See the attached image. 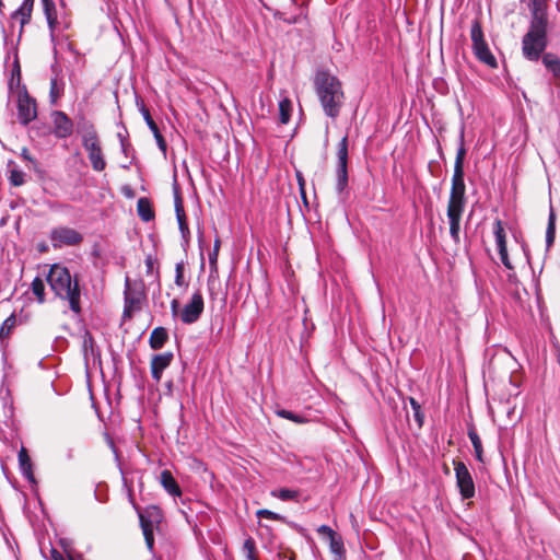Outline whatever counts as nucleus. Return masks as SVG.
Here are the masks:
<instances>
[{
	"label": "nucleus",
	"instance_id": "1",
	"mask_svg": "<svg viewBox=\"0 0 560 560\" xmlns=\"http://www.w3.org/2000/svg\"><path fill=\"white\" fill-rule=\"evenodd\" d=\"M46 280L57 298L67 301L74 314L81 313V287L78 276L72 277L67 267L54 264Z\"/></svg>",
	"mask_w": 560,
	"mask_h": 560
},
{
	"label": "nucleus",
	"instance_id": "2",
	"mask_svg": "<svg viewBox=\"0 0 560 560\" xmlns=\"http://www.w3.org/2000/svg\"><path fill=\"white\" fill-rule=\"evenodd\" d=\"M315 91L326 116L335 119L343 105L345 94L341 82L328 71H317L314 79Z\"/></svg>",
	"mask_w": 560,
	"mask_h": 560
},
{
	"label": "nucleus",
	"instance_id": "3",
	"mask_svg": "<svg viewBox=\"0 0 560 560\" xmlns=\"http://www.w3.org/2000/svg\"><path fill=\"white\" fill-rule=\"evenodd\" d=\"M349 141L348 136L341 138L338 143L337 150V163H336V192L338 196L348 195V184H349V173H348V163H349Z\"/></svg>",
	"mask_w": 560,
	"mask_h": 560
},
{
	"label": "nucleus",
	"instance_id": "4",
	"mask_svg": "<svg viewBox=\"0 0 560 560\" xmlns=\"http://www.w3.org/2000/svg\"><path fill=\"white\" fill-rule=\"evenodd\" d=\"M548 34L527 31L522 38V54L528 61H538L546 54Z\"/></svg>",
	"mask_w": 560,
	"mask_h": 560
},
{
	"label": "nucleus",
	"instance_id": "5",
	"mask_svg": "<svg viewBox=\"0 0 560 560\" xmlns=\"http://www.w3.org/2000/svg\"><path fill=\"white\" fill-rule=\"evenodd\" d=\"M16 94H18L16 108H18L19 122L22 126H27L31 121H33L37 117L36 100L28 94L25 85H22V88L16 91Z\"/></svg>",
	"mask_w": 560,
	"mask_h": 560
},
{
	"label": "nucleus",
	"instance_id": "6",
	"mask_svg": "<svg viewBox=\"0 0 560 560\" xmlns=\"http://www.w3.org/2000/svg\"><path fill=\"white\" fill-rule=\"evenodd\" d=\"M140 527L142 529L145 544L150 550L154 546V525L162 521V513L159 506L151 505L145 511H138Z\"/></svg>",
	"mask_w": 560,
	"mask_h": 560
},
{
	"label": "nucleus",
	"instance_id": "7",
	"mask_svg": "<svg viewBox=\"0 0 560 560\" xmlns=\"http://www.w3.org/2000/svg\"><path fill=\"white\" fill-rule=\"evenodd\" d=\"M51 246L55 249L63 246H77L83 241V235L69 226H56L49 233Z\"/></svg>",
	"mask_w": 560,
	"mask_h": 560
},
{
	"label": "nucleus",
	"instance_id": "8",
	"mask_svg": "<svg viewBox=\"0 0 560 560\" xmlns=\"http://www.w3.org/2000/svg\"><path fill=\"white\" fill-rule=\"evenodd\" d=\"M454 470L456 477V486L463 500L475 497V482L470 471L464 462L454 460Z\"/></svg>",
	"mask_w": 560,
	"mask_h": 560
},
{
	"label": "nucleus",
	"instance_id": "9",
	"mask_svg": "<svg viewBox=\"0 0 560 560\" xmlns=\"http://www.w3.org/2000/svg\"><path fill=\"white\" fill-rule=\"evenodd\" d=\"M203 310V296L201 291L198 289L192 293L189 302L184 305L183 310L180 311L179 318L182 323L191 325L199 320Z\"/></svg>",
	"mask_w": 560,
	"mask_h": 560
},
{
	"label": "nucleus",
	"instance_id": "10",
	"mask_svg": "<svg viewBox=\"0 0 560 560\" xmlns=\"http://www.w3.org/2000/svg\"><path fill=\"white\" fill-rule=\"evenodd\" d=\"M143 294L141 291H137L130 288V279L127 277L125 280V292H124V318H131L136 310L140 308Z\"/></svg>",
	"mask_w": 560,
	"mask_h": 560
},
{
	"label": "nucleus",
	"instance_id": "11",
	"mask_svg": "<svg viewBox=\"0 0 560 560\" xmlns=\"http://www.w3.org/2000/svg\"><path fill=\"white\" fill-rule=\"evenodd\" d=\"M54 135L57 139H66L73 132V121L61 110L52 113Z\"/></svg>",
	"mask_w": 560,
	"mask_h": 560
},
{
	"label": "nucleus",
	"instance_id": "12",
	"mask_svg": "<svg viewBox=\"0 0 560 560\" xmlns=\"http://www.w3.org/2000/svg\"><path fill=\"white\" fill-rule=\"evenodd\" d=\"M84 149L88 151L89 160L92 168L96 172H102L106 167V162L100 145L98 139L82 143Z\"/></svg>",
	"mask_w": 560,
	"mask_h": 560
},
{
	"label": "nucleus",
	"instance_id": "13",
	"mask_svg": "<svg viewBox=\"0 0 560 560\" xmlns=\"http://www.w3.org/2000/svg\"><path fill=\"white\" fill-rule=\"evenodd\" d=\"M160 483L170 495L174 497V499L178 498L180 503L185 504L182 488L168 469L161 471Z\"/></svg>",
	"mask_w": 560,
	"mask_h": 560
},
{
	"label": "nucleus",
	"instance_id": "14",
	"mask_svg": "<svg viewBox=\"0 0 560 560\" xmlns=\"http://www.w3.org/2000/svg\"><path fill=\"white\" fill-rule=\"evenodd\" d=\"M173 358L172 352H164L152 357L151 375L156 383L161 381L163 371L171 365Z\"/></svg>",
	"mask_w": 560,
	"mask_h": 560
},
{
	"label": "nucleus",
	"instance_id": "15",
	"mask_svg": "<svg viewBox=\"0 0 560 560\" xmlns=\"http://www.w3.org/2000/svg\"><path fill=\"white\" fill-rule=\"evenodd\" d=\"M19 468L22 476L31 483H36L33 472V463L25 447H21L18 454Z\"/></svg>",
	"mask_w": 560,
	"mask_h": 560
},
{
	"label": "nucleus",
	"instance_id": "16",
	"mask_svg": "<svg viewBox=\"0 0 560 560\" xmlns=\"http://www.w3.org/2000/svg\"><path fill=\"white\" fill-rule=\"evenodd\" d=\"M472 51L476 56V58L487 65L488 67L495 69L498 68V62L495 57L492 55V52L489 49V46L487 43L477 45L472 47Z\"/></svg>",
	"mask_w": 560,
	"mask_h": 560
},
{
	"label": "nucleus",
	"instance_id": "17",
	"mask_svg": "<svg viewBox=\"0 0 560 560\" xmlns=\"http://www.w3.org/2000/svg\"><path fill=\"white\" fill-rule=\"evenodd\" d=\"M77 131L82 137V143L98 139L94 125L84 116L78 119Z\"/></svg>",
	"mask_w": 560,
	"mask_h": 560
},
{
	"label": "nucleus",
	"instance_id": "18",
	"mask_svg": "<svg viewBox=\"0 0 560 560\" xmlns=\"http://www.w3.org/2000/svg\"><path fill=\"white\" fill-rule=\"evenodd\" d=\"M548 13L546 11L530 12L528 31L548 34Z\"/></svg>",
	"mask_w": 560,
	"mask_h": 560
},
{
	"label": "nucleus",
	"instance_id": "19",
	"mask_svg": "<svg viewBox=\"0 0 560 560\" xmlns=\"http://www.w3.org/2000/svg\"><path fill=\"white\" fill-rule=\"evenodd\" d=\"M82 352L85 361H89L90 358H100V349L95 343L94 337L89 330H85L82 337Z\"/></svg>",
	"mask_w": 560,
	"mask_h": 560
},
{
	"label": "nucleus",
	"instance_id": "20",
	"mask_svg": "<svg viewBox=\"0 0 560 560\" xmlns=\"http://www.w3.org/2000/svg\"><path fill=\"white\" fill-rule=\"evenodd\" d=\"M465 172H454L452 177V187L450 199H466Z\"/></svg>",
	"mask_w": 560,
	"mask_h": 560
},
{
	"label": "nucleus",
	"instance_id": "21",
	"mask_svg": "<svg viewBox=\"0 0 560 560\" xmlns=\"http://www.w3.org/2000/svg\"><path fill=\"white\" fill-rule=\"evenodd\" d=\"M34 1L35 0H23L20 8L12 13V16H11L12 19H16L18 16H21V20H20L21 27H20L19 38L21 37L24 25L30 23V21H31Z\"/></svg>",
	"mask_w": 560,
	"mask_h": 560
},
{
	"label": "nucleus",
	"instance_id": "22",
	"mask_svg": "<svg viewBox=\"0 0 560 560\" xmlns=\"http://www.w3.org/2000/svg\"><path fill=\"white\" fill-rule=\"evenodd\" d=\"M542 65L552 74L560 86V56L552 52H546L542 56Z\"/></svg>",
	"mask_w": 560,
	"mask_h": 560
},
{
	"label": "nucleus",
	"instance_id": "23",
	"mask_svg": "<svg viewBox=\"0 0 560 560\" xmlns=\"http://www.w3.org/2000/svg\"><path fill=\"white\" fill-rule=\"evenodd\" d=\"M168 340V332L166 328L159 326L155 327L149 338V345L153 350H160Z\"/></svg>",
	"mask_w": 560,
	"mask_h": 560
},
{
	"label": "nucleus",
	"instance_id": "24",
	"mask_svg": "<svg viewBox=\"0 0 560 560\" xmlns=\"http://www.w3.org/2000/svg\"><path fill=\"white\" fill-rule=\"evenodd\" d=\"M22 77H21V67L18 58V50L14 49V61L11 70V78L9 80L8 86L10 93H14V90H20L22 88Z\"/></svg>",
	"mask_w": 560,
	"mask_h": 560
},
{
	"label": "nucleus",
	"instance_id": "25",
	"mask_svg": "<svg viewBox=\"0 0 560 560\" xmlns=\"http://www.w3.org/2000/svg\"><path fill=\"white\" fill-rule=\"evenodd\" d=\"M467 435L472 444L475 458L478 462L483 464L485 458H483V447H482L481 439H480L478 432L476 431V428L472 424L468 427Z\"/></svg>",
	"mask_w": 560,
	"mask_h": 560
},
{
	"label": "nucleus",
	"instance_id": "26",
	"mask_svg": "<svg viewBox=\"0 0 560 560\" xmlns=\"http://www.w3.org/2000/svg\"><path fill=\"white\" fill-rule=\"evenodd\" d=\"M137 212L139 218L144 221L149 222L154 219V210L152 207V202L149 198L141 197L137 201Z\"/></svg>",
	"mask_w": 560,
	"mask_h": 560
},
{
	"label": "nucleus",
	"instance_id": "27",
	"mask_svg": "<svg viewBox=\"0 0 560 560\" xmlns=\"http://www.w3.org/2000/svg\"><path fill=\"white\" fill-rule=\"evenodd\" d=\"M466 199H448L446 215L448 220L460 221Z\"/></svg>",
	"mask_w": 560,
	"mask_h": 560
},
{
	"label": "nucleus",
	"instance_id": "28",
	"mask_svg": "<svg viewBox=\"0 0 560 560\" xmlns=\"http://www.w3.org/2000/svg\"><path fill=\"white\" fill-rule=\"evenodd\" d=\"M466 199H448L446 215L448 220L460 221Z\"/></svg>",
	"mask_w": 560,
	"mask_h": 560
},
{
	"label": "nucleus",
	"instance_id": "29",
	"mask_svg": "<svg viewBox=\"0 0 560 560\" xmlns=\"http://www.w3.org/2000/svg\"><path fill=\"white\" fill-rule=\"evenodd\" d=\"M493 233L495 237V243L498 247V252L506 250V235L504 231V226L501 220H495L493 224Z\"/></svg>",
	"mask_w": 560,
	"mask_h": 560
},
{
	"label": "nucleus",
	"instance_id": "30",
	"mask_svg": "<svg viewBox=\"0 0 560 560\" xmlns=\"http://www.w3.org/2000/svg\"><path fill=\"white\" fill-rule=\"evenodd\" d=\"M330 551L335 555V560H346V549L342 538L337 534L332 538H329Z\"/></svg>",
	"mask_w": 560,
	"mask_h": 560
},
{
	"label": "nucleus",
	"instance_id": "31",
	"mask_svg": "<svg viewBox=\"0 0 560 560\" xmlns=\"http://www.w3.org/2000/svg\"><path fill=\"white\" fill-rule=\"evenodd\" d=\"M21 158L26 162V167L34 171L39 177L45 175V171L40 167L39 162L34 159L27 148H23Z\"/></svg>",
	"mask_w": 560,
	"mask_h": 560
},
{
	"label": "nucleus",
	"instance_id": "32",
	"mask_svg": "<svg viewBox=\"0 0 560 560\" xmlns=\"http://www.w3.org/2000/svg\"><path fill=\"white\" fill-rule=\"evenodd\" d=\"M465 156H466V148L464 144V127H463L462 131H460V136H459V147L456 152L454 172H464Z\"/></svg>",
	"mask_w": 560,
	"mask_h": 560
},
{
	"label": "nucleus",
	"instance_id": "33",
	"mask_svg": "<svg viewBox=\"0 0 560 560\" xmlns=\"http://www.w3.org/2000/svg\"><path fill=\"white\" fill-rule=\"evenodd\" d=\"M465 156H466V148L464 144V127H463L462 131H460V136H459V147L456 152L454 172H464Z\"/></svg>",
	"mask_w": 560,
	"mask_h": 560
},
{
	"label": "nucleus",
	"instance_id": "34",
	"mask_svg": "<svg viewBox=\"0 0 560 560\" xmlns=\"http://www.w3.org/2000/svg\"><path fill=\"white\" fill-rule=\"evenodd\" d=\"M270 494L271 497L277 498L281 501H296L300 495V491L289 488H281L278 490H272Z\"/></svg>",
	"mask_w": 560,
	"mask_h": 560
},
{
	"label": "nucleus",
	"instance_id": "35",
	"mask_svg": "<svg viewBox=\"0 0 560 560\" xmlns=\"http://www.w3.org/2000/svg\"><path fill=\"white\" fill-rule=\"evenodd\" d=\"M470 38L472 42V47L486 43L482 26L478 20H474L471 23Z\"/></svg>",
	"mask_w": 560,
	"mask_h": 560
},
{
	"label": "nucleus",
	"instance_id": "36",
	"mask_svg": "<svg viewBox=\"0 0 560 560\" xmlns=\"http://www.w3.org/2000/svg\"><path fill=\"white\" fill-rule=\"evenodd\" d=\"M292 103L289 98L279 102V121L283 125L288 124L291 118Z\"/></svg>",
	"mask_w": 560,
	"mask_h": 560
},
{
	"label": "nucleus",
	"instance_id": "37",
	"mask_svg": "<svg viewBox=\"0 0 560 560\" xmlns=\"http://www.w3.org/2000/svg\"><path fill=\"white\" fill-rule=\"evenodd\" d=\"M555 237H556V214H555L553 210L551 209L550 213H549V218H548L547 230H546V246H547V248H549L553 244Z\"/></svg>",
	"mask_w": 560,
	"mask_h": 560
},
{
	"label": "nucleus",
	"instance_id": "38",
	"mask_svg": "<svg viewBox=\"0 0 560 560\" xmlns=\"http://www.w3.org/2000/svg\"><path fill=\"white\" fill-rule=\"evenodd\" d=\"M33 294L37 298L38 303L43 304L45 298V283L40 277H35L31 284Z\"/></svg>",
	"mask_w": 560,
	"mask_h": 560
},
{
	"label": "nucleus",
	"instance_id": "39",
	"mask_svg": "<svg viewBox=\"0 0 560 560\" xmlns=\"http://www.w3.org/2000/svg\"><path fill=\"white\" fill-rule=\"evenodd\" d=\"M408 401L410 404V407L413 411V418L418 424V428L421 429L423 427V423H424V413L421 409V405L420 402L413 398V397H408Z\"/></svg>",
	"mask_w": 560,
	"mask_h": 560
},
{
	"label": "nucleus",
	"instance_id": "40",
	"mask_svg": "<svg viewBox=\"0 0 560 560\" xmlns=\"http://www.w3.org/2000/svg\"><path fill=\"white\" fill-rule=\"evenodd\" d=\"M277 416L283 418V419H288L292 422H295V423H305L307 422V419L299 413H295L291 410H287V409H278L276 411Z\"/></svg>",
	"mask_w": 560,
	"mask_h": 560
},
{
	"label": "nucleus",
	"instance_id": "41",
	"mask_svg": "<svg viewBox=\"0 0 560 560\" xmlns=\"http://www.w3.org/2000/svg\"><path fill=\"white\" fill-rule=\"evenodd\" d=\"M15 324H16V318L13 314L10 315L7 319H4V322L2 323V325L0 327V339H4V338L9 337V335L11 334V330L14 328Z\"/></svg>",
	"mask_w": 560,
	"mask_h": 560
},
{
	"label": "nucleus",
	"instance_id": "42",
	"mask_svg": "<svg viewBox=\"0 0 560 560\" xmlns=\"http://www.w3.org/2000/svg\"><path fill=\"white\" fill-rule=\"evenodd\" d=\"M140 113H141L147 126L152 131V133L155 135V133L160 132V129H159L156 122L153 120V118L150 114V110L144 106V104L141 105Z\"/></svg>",
	"mask_w": 560,
	"mask_h": 560
},
{
	"label": "nucleus",
	"instance_id": "43",
	"mask_svg": "<svg viewBox=\"0 0 560 560\" xmlns=\"http://www.w3.org/2000/svg\"><path fill=\"white\" fill-rule=\"evenodd\" d=\"M256 516L272 520V521H279V522L285 521V516L279 514V513H276L273 511H270L268 509L258 510L256 512Z\"/></svg>",
	"mask_w": 560,
	"mask_h": 560
},
{
	"label": "nucleus",
	"instance_id": "44",
	"mask_svg": "<svg viewBox=\"0 0 560 560\" xmlns=\"http://www.w3.org/2000/svg\"><path fill=\"white\" fill-rule=\"evenodd\" d=\"M176 219H177V222H178V228H179L182 237H183L184 242L187 244L188 241H189L190 231H189V228H188V224H187V221H186V215H184V218L183 217H176Z\"/></svg>",
	"mask_w": 560,
	"mask_h": 560
},
{
	"label": "nucleus",
	"instance_id": "45",
	"mask_svg": "<svg viewBox=\"0 0 560 560\" xmlns=\"http://www.w3.org/2000/svg\"><path fill=\"white\" fill-rule=\"evenodd\" d=\"M448 222H450V235L455 244H459L460 221L448 220Z\"/></svg>",
	"mask_w": 560,
	"mask_h": 560
},
{
	"label": "nucleus",
	"instance_id": "46",
	"mask_svg": "<svg viewBox=\"0 0 560 560\" xmlns=\"http://www.w3.org/2000/svg\"><path fill=\"white\" fill-rule=\"evenodd\" d=\"M175 284L177 287H184L187 285V283L184 280V261H179L175 266Z\"/></svg>",
	"mask_w": 560,
	"mask_h": 560
},
{
	"label": "nucleus",
	"instance_id": "47",
	"mask_svg": "<svg viewBox=\"0 0 560 560\" xmlns=\"http://www.w3.org/2000/svg\"><path fill=\"white\" fill-rule=\"evenodd\" d=\"M9 180L15 187L22 186L25 182L24 173L19 170H12L10 172Z\"/></svg>",
	"mask_w": 560,
	"mask_h": 560
},
{
	"label": "nucleus",
	"instance_id": "48",
	"mask_svg": "<svg viewBox=\"0 0 560 560\" xmlns=\"http://www.w3.org/2000/svg\"><path fill=\"white\" fill-rule=\"evenodd\" d=\"M60 96V89L58 86L57 77L50 79V90L49 97L51 103L56 102V100Z\"/></svg>",
	"mask_w": 560,
	"mask_h": 560
},
{
	"label": "nucleus",
	"instance_id": "49",
	"mask_svg": "<svg viewBox=\"0 0 560 560\" xmlns=\"http://www.w3.org/2000/svg\"><path fill=\"white\" fill-rule=\"evenodd\" d=\"M43 1V10L46 18L57 15L56 5L52 0H42Z\"/></svg>",
	"mask_w": 560,
	"mask_h": 560
},
{
	"label": "nucleus",
	"instance_id": "50",
	"mask_svg": "<svg viewBox=\"0 0 560 560\" xmlns=\"http://www.w3.org/2000/svg\"><path fill=\"white\" fill-rule=\"evenodd\" d=\"M528 8L530 12H536V10L537 12L546 11V0H529Z\"/></svg>",
	"mask_w": 560,
	"mask_h": 560
},
{
	"label": "nucleus",
	"instance_id": "51",
	"mask_svg": "<svg viewBox=\"0 0 560 560\" xmlns=\"http://www.w3.org/2000/svg\"><path fill=\"white\" fill-rule=\"evenodd\" d=\"M47 20V24H48V28H49V33H50V39L52 43H55L56 40V35H55V32L57 30V25H58V20H57V15H51L49 18H46Z\"/></svg>",
	"mask_w": 560,
	"mask_h": 560
},
{
	"label": "nucleus",
	"instance_id": "52",
	"mask_svg": "<svg viewBox=\"0 0 560 560\" xmlns=\"http://www.w3.org/2000/svg\"><path fill=\"white\" fill-rule=\"evenodd\" d=\"M174 206H175V213L176 217H183L186 215L183 207L182 197L178 194L177 190H175V198H174Z\"/></svg>",
	"mask_w": 560,
	"mask_h": 560
},
{
	"label": "nucleus",
	"instance_id": "53",
	"mask_svg": "<svg viewBox=\"0 0 560 560\" xmlns=\"http://www.w3.org/2000/svg\"><path fill=\"white\" fill-rule=\"evenodd\" d=\"M155 141H156V144L159 147V149L163 152V154H166V151H167V143L164 139V137L162 136L161 131L153 135Z\"/></svg>",
	"mask_w": 560,
	"mask_h": 560
},
{
	"label": "nucleus",
	"instance_id": "54",
	"mask_svg": "<svg viewBox=\"0 0 560 560\" xmlns=\"http://www.w3.org/2000/svg\"><path fill=\"white\" fill-rule=\"evenodd\" d=\"M275 18L280 21H283L287 24H295V23H298V20H299L298 16H295V15L294 16H285L284 13L279 12V11L275 13Z\"/></svg>",
	"mask_w": 560,
	"mask_h": 560
},
{
	"label": "nucleus",
	"instance_id": "55",
	"mask_svg": "<svg viewBox=\"0 0 560 560\" xmlns=\"http://www.w3.org/2000/svg\"><path fill=\"white\" fill-rule=\"evenodd\" d=\"M317 532L322 535L327 536L328 539L337 535V533L328 525H320L317 528Z\"/></svg>",
	"mask_w": 560,
	"mask_h": 560
},
{
	"label": "nucleus",
	"instance_id": "56",
	"mask_svg": "<svg viewBox=\"0 0 560 560\" xmlns=\"http://www.w3.org/2000/svg\"><path fill=\"white\" fill-rule=\"evenodd\" d=\"M184 500H185V504H182V503H180V501H179V499H178V498H176V499H175V503H176V504H180V508H178V512H179L180 514H183V515H184V517L186 518V521H187V522H189V520H188V513H187V511H186L185 509H186V505H187L191 500H190L189 498H184Z\"/></svg>",
	"mask_w": 560,
	"mask_h": 560
},
{
	"label": "nucleus",
	"instance_id": "57",
	"mask_svg": "<svg viewBox=\"0 0 560 560\" xmlns=\"http://www.w3.org/2000/svg\"><path fill=\"white\" fill-rule=\"evenodd\" d=\"M244 549L247 551V556H255V541L252 538H247L244 541Z\"/></svg>",
	"mask_w": 560,
	"mask_h": 560
},
{
	"label": "nucleus",
	"instance_id": "58",
	"mask_svg": "<svg viewBox=\"0 0 560 560\" xmlns=\"http://www.w3.org/2000/svg\"><path fill=\"white\" fill-rule=\"evenodd\" d=\"M499 255H500V259H501L502 264L504 265V267L508 269H513V266L509 259L508 249L499 252Z\"/></svg>",
	"mask_w": 560,
	"mask_h": 560
},
{
	"label": "nucleus",
	"instance_id": "59",
	"mask_svg": "<svg viewBox=\"0 0 560 560\" xmlns=\"http://www.w3.org/2000/svg\"><path fill=\"white\" fill-rule=\"evenodd\" d=\"M171 313H172L173 318L179 317L180 311H179V302L177 299H174L171 302Z\"/></svg>",
	"mask_w": 560,
	"mask_h": 560
},
{
	"label": "nucleus",
	"instance_id": "60",
	"mask_svg": "<svg viewBox=\"0 0 560 560\" xmlns=\"http://www.w3.org/2000/svg\"><path fill=\"white\" fill-rule=\"evenodd\" d=\"M282 523L287 524L289 527H291L292 529H294L295 532L300 533V534H303L304 533V527H302L300 524L293 522V521H290L285 517V521H282Z\"/></svg>",
	"mask_w": 560,
	"mask_h": 560
},
{
	"label": "nucleus",
	"instance_id": "61",
	"mask_svg": "<svg viewBox=\"0 0 560 560\" xmlns=\"http://www.w3.org/2000/svg\"><path fill=\"white\" fill-rule=\"evenodd\" d=\"M145 267H147V273L150 275L153 272V267H154V260H153V257L151 255H148L145 257Z\"/></svg>",
	"mask_w": 560,
	"mask_h": 560
},
{
	"label": "nucleus",
	"instance_id": "62",
	"mask_svg": "<svg viewBox=\"0 0 560 560\" xmlns=\"http://www.w3.org/2000/svg\"><path fill=\"white\" fill-rule=\"evenodd\" d=\"M218 256H219V252L217 250H211L209 253V264L212 268H215L217 267V262H218Z\"/></svg>",
	"mask_w": 560,
	"mask_h": 560
},
{
	"label": "nucleus",
	"instance_id": "63",
	"mask_svg": "<svg viewBox=\"0 0 560 560\" xmlns=\"http://www.w3.org/2000/svg\"><path fill=\"white\" fill-rule=\"evenodd\" d=\"M296 178H298V184H299V188H300V194L304 195L305 180L303 178V175L300 172H296Z\"/></svg>",
	"mask_w": 560,
	"mask_h": 560
},
{
	"label": "nucleus",
	"instance_id": "64",
	"mask_svg": "<svg viewBox=\"0 0 560 560\" xmlns=\"http://www.w3.org/2000/svg\"><path fill=\"white\" fill-rule=\"evenodd\" d=\"M120 147H121V152H122L126 156H128V155H129L130 151H133V149H132V147H131V144H130L129 142H122V143L120 144Z\"/></svg>",
	"mask_w": 560,
	"mask_h": 560
}]
</instances>
